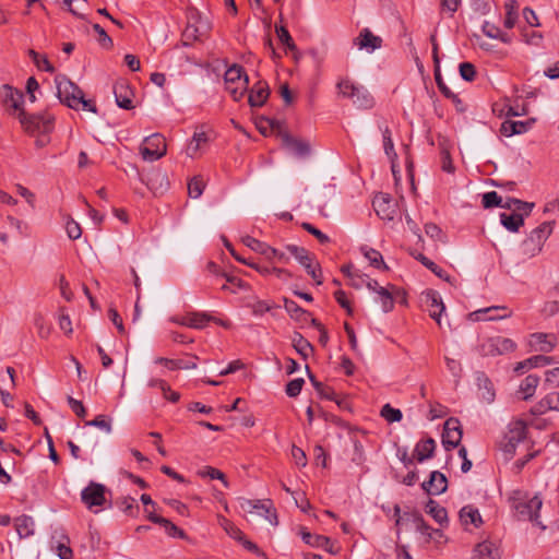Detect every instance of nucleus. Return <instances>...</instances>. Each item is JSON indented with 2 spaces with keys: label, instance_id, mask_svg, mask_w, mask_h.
I'll list each match as a JSON object with an SVG mask.
<instances>
[{
  "label": "nucleus",
  "instance_id": "nucleus-1",
  "mask_svg": "<svg viewBox=\"0 0 559 559\" xmlns=\"http://www.w3.org/2000/svg\"><path fill=\"white\" fill-rule=\"evenodd\" d=\"M57 96L61 104L69 108L78 110L80 106L84 110L97 114L96 105L84 98L83 91L64 74H58L55 78Z\"/></svg>",
  "mask_w": 559,
  "mask_h": 559
},
{
  "label": "nucleus",
  "instance_id": "nucleus-2",
  "mask_svg": "<svg viewBox=\"0 0 559 559\" xmlns=\"http://www.w3.org/2000/svg\"><path fill=\"white\" fill-rule=\"evenodd\" d=\"M512 507L520 520H528L536 525L545 528L539 522V510L543 506L542 499L535 495L528 498L522 491H515L511 498Z\"/></svg>",
  "mask_w": 559,
  "mask_h": 559
},
{
  "label": "nucleus",
  "instance_id": "nucleus-3",
  "mask_svg": "<svg viewBox=\"0 0 559 559\" xmlns=\"http://www.w3.org/2000/svg\"><path fill=\"white\" fill-rule=\"evenodd\" d=\"M19 120L23 129L31 134H48L55 127V116L48 111L26 114L24 110H21L19 114Z\"/></svg>",
  "mask_w": 559,
  "mask_h": 559
},
{
  "label": "nucleus",
  "instance_id": "nucleus-4",
  "mask_svg": "<svg viewBox=\"0 0 559 559\" xmlns=\"http://www.w3.org/2000/svg\"><path fill=\"white\" fill-rule=\"evenodd\" d=\"M551 233L552 223H542L539 226L533 229L528 237L522 242L521 248L523 253L528 258L537 255L542 251L545 241L548 239Z\"/></svg>",
  "mask_w": 559,
  "mask_h": 559
},
{
  "label": "nucleus",
  "instance_id": "nucleus-5",
  "mask_svg": "<svg viewBox=\"0 0 559 559\" xmlns=\"http://www.w3.org/2000/svg\"><path fill=\"white\" fill-rule=\"evenodd\" d=\"M167 152L165 138L159 133H154L144 139L140 146V154L146 162H155L162 158Z\"/></svg>",
  "mask_w": 559,
  "mask_h": 559
},
{
  "label": "nucleus",
  "instance_id": "nucleus-6",
  "mask_svg": "<svg viewBox=\"0 0 559 559\" xmlns=\"http://www.w3.org/2000/svg\"><path fill=\"white\" fill-rule=\"evenodd\" d=\"M527 435V427L523 420H516L509 425V429L504 436L506 442L503 443V452L512 456L515 453L516 447L520 442L524 441Z\"/></svg>",
  "mask_w": 559,
  "mask_h": 559
},
{
  "label": "nucleus",
  "instance_id": "nucleus-7",
  "mask_svg": "<svg viewBox=\"0 0 559 559\" xmlns=\"http://www.w3.org/2000/svg\"><path fill=\"white\" fill-rule=\"evenodd\" d=\"M462 427L460 420L451 417L445 420L442 432V444L447 451H450L461 443Z\"/></svg>",
  "mask_w": 559,
  "mask_h": 559
},
{
  "label": "nucleus",
  "instance_id": "nucleus-8",
  "mask_svg": "<svg viewBox=\"0 0 559 559\" xmlns=\"http://www.w3.org/2000/svg\"><path fill=\"white\" fill-rule=\"evenodd\" d=\"M243 245L253 250L254 252L264 255L267 260H272L276 258L280 262L287 263L289 262V258L284 253L278 251L277 249L269 246L265 242H262L251 236H246L242 238Z\"/></svg>",
  "mask_w": 559,
  "mask_h": 559
},
{
  "label": "nucleus",
  "instance_id": "nucleus-9",
  "mask_svg": "<svg viewBox=\"0 0 559 559\" xmlns=\"http://www.w3.org/2000/svg\"><path fill=\"white\" fill-rule=\"evenodd\" d=\"M106 487L91 481L82 491V502L91 510L93 507H102L106 502Z\"/></svg>",
  "mask_w": 559,
  "mask_h": 559
},
{
  "label": "nucleus",
  "instance_id": "nucleus-10",
  "mask_svg": "<svg viewBox=\"0 0 559 559\" xmlns=\"http://www.w3.org/2000/svg\"><path fill=\"white\" fill-rule=\"evenodd\" d=\"M225 246L229 250L231 255L238 262L254 269L257 272H259L263 276H269L271 274H274L276 277H278L281 280H284V281H286V280L292 277V273L288 270H286V269H280V267L270 266V265H261L259 263H249V262H247V261H245V260H242V259H240L238 257V254L236 253L235 249L233 248V246L228 241L225 242Z\"/></svg>",
  "mask_w": 559,
  "mask_h": 559
},
{
  "label": "nucleus",
  "instance_id": "nucleus-11",
  "mask_svg": "<svg viewBox=\"0 0 559 559\" xmlns=\"http://www.w3.org/2000/svg\"><path fill=\"white\" fill-rule=\"evenodd\" d=\"M512 316V311L509 310L504 306H492L484 309L476 310L469 314V317L476 321L487 320H502L510 318Z\"/></svg>",
  "mask_w": 559,
  "mask_h": 559
},
{
  "label": "nucleus",
  "instance_id": "nucleus-12",
  "mask_svg": "<svg viewBox=\"0 0 559 559\" xmlns=\"http://www.w3.org/2000/svg\"><path fill=\"white\" fill-rule=\"evenodd\" d=\"M283 146L293 155L297 157H307L310 155L311 147L309 142L294 138L288 133L282 135Z\"/></svg>",
  "mask_w": 559,
  "mask_h": 559
},
{
  "label": "nucleus",
  "instance_id": "nucleus-13",
  "mask_svg": "<svg viewBox=\"0 0 559 559\" xmlns=\"http://www.w3.org/2000/svg\"><path fill=\"white\" fill-rule=\"evenodd\" d=\"M382 38L374 35L369 28L365 27L360 31L359 35L354 39V44L360 49L368 52H373L382 47Z\"/></svg>",
  "mask_w": 559,
  "mask_h": 559
},
{
  "label": "nucleus",
  "instance_id": "nucleus-14",
  "mask_svg": "<svg viewBox=\"0 0 559 559\" xmlns=\"http://www.w3.org/2000/svg\"><path fill=\"white\" fill-rule=\"evenodd\" d=\"M241 508L249 511L255 510L258 514L263 515L272 525H277V515L275 511H272L271 501L266 503L260 500L252 501L243 499Z\"/></svg>",
  "mask_w": 559,
  "mask_h": 559
},
{
  "label": "nucleus",
  "instance_id": "nucleus-15",
  "mask_svg": "<svg viewBox=\"0 0 559 559\" xmlns=\"http://www.w3.org/2000/svg\"><path fill=\"white\" fill-rule=\"evenodd\" d=\"M299 535L305 544L314 548H322L330 554H335L331 539L323 535L311 534L306 527L301 526Z\"/></svg>",
  "mask_w": 559,
  "mask_h": 559
},
{
  "label": "nucleus",
  "instance_id": "nucleus-16",
  "mask_svg": "<svg viewBox=\"0 0 559 559\" xmlns=\"http://www.w3.org/2000/svg\"><path fill=\"white\" fill-rule=\"evenodd\" d=\"M557 344V337L551 333L536 332L530 336V346L542 353H550Z\"/></svg>",
  "mask_w": 559,
  "mask_h": 559
},
{
  "label": "nucleus",
  "instance_id": "nucleus-17",
  "mask_svg": "<svg viewBox=\"0 0 559 559\" xmlns=\"http://www.w3.org/2000/svg\"><path fill=\"white\" fill-rule=\"evenodd\" d=\"M549 411L559 412V392L546 394L539 402L531 407L530 413L533 416H540Z\"/></svg>",
  "mask_w": 559,
  "mask_h": 559
},
{
  "label": "nucleus",
  "instance_id": "nucleus-18",
  "mask_svg": "<svg viewBox=\"0 0 559 559\" xmlns=\"http://www.w3.org/2000/svg\"><path fill=\"white\" fill-rule=\"evenodd\" d=\"M425 304L427 306V310L429 311V316L436 320L439 326H441V314L445 310V306L440 297V295L435 290H428L425 294Z\"/></svg>",
  "mask_w": 559,
  "mask_h": 559
},
{
  "label": "nucleus",
  "instance_id": "nucleus-19",
  "mask_svg": "<svg viewBox=\"0 0 559 559\" xmlns=\"http://www.w3.org/2000/svg\"><path fill=\"white\" fill-rule=\"evenodd\" d=\"M421 487L429 495H441L448 488V479L441 472L433 471L430 474L429 480L424 481Z\"/></svg>",
  "mask_w": 559,
  "mask_h": 559
},
{
  "label": "nucleus",
  "instance_id": "nucleus-20",
  "mask_svg": "<svg viewBox=\"0 0 559 559\" xmlns=\"http://www.w3.org/2000/svg\"><path fill=\"white\" fill-rule=\"evenodd\" d=\"M114 94H115L116 103L120 108L127 109V110L133 108V103H132L133 93L129 88L126 81H118L114 85Z\"/></svg>",
  "mask_w": 559,
  "mask_h": 559
},
{
  "label": "nucleus",
  "instance_id": "nucleus-21",
  "mask_svg": "<svg viewBox=\"0 0 559 559\" xmlns=\"http://www.w3.org/2000/svg\"><path fill=\"white\" fill-rule=\"evenodd\" d=\"M24 102V94L11 86H4L3 104L10 110L13 109L17 115L23 110L22 105Z\"/></svg>",
  "mask_w": 559,
  "mask_h": 559
},
{
  "label": "nucleus",
  "instance_id": "nucleus-22",
  "mask_svg": "<svg viewBox=\"0 0 559 559\" xmlns=\"http://www.w3.org/2000/svg\"><path fill=\"white\" fill-rule=\"evenodd\" d=\"M145 512L147 513V519L151 522L155 523V524L162 525L165 528V532L169 536H171V537H179V538H186V533L181 528L176 526L169 520H167V519H165L163 516L156 515L153 512L148 511L147 509H145Z\"/></svg>",
  "mask_w": 559,
  "mask_h": 559
},
{
  "label": "nucleus",
  "instance_id": "nucleus-23",
  "mask_svg": "<svg viewBox=\"0 0 559 559\" xmlns=\"http://www.w3.org/2000/svg\"><path fill=\"white\" fill-rule=\"evenodd\" d=\"M270 95V88L266 82L259 81L250 91L249 104L251 107H261Z\"/></svg>",
  "mask_w": 559,
  "mask_h": 559
},
{
  "label": "nucleus",
  "instance_id": "nucleus-24",
  "mask_svg": "<svg viewBox=\"0 0 559 559\" xmlns=\"http://www.w3.org/2000/svg\"><path fill=\"white\" fill-rule=\"evenodd\" d=\"M539 384V377L536 374H528L524 378L516 392L518 397L523 401H527L534 396L536 389Z\"/></svg>",
  "mask_w": 559,
  "mask_h": 559
},
{
  "label": "nucleus",
  "instance_id": "nucleus-25",
  "mask_svg": "<svg viewBox=\"0 0 559 559\" xmlns=\"http://www.w3.org/2000/svg\"><path fill=\"white\" fill-rule=\"evenodd\" d=\"M436 441L432 438L420 440L414 449V459L419 463L433 456Z\"/></svg>",
  "mask_w": 559,
  "mask_h": 559
},
{
  "label": "nucleus",
  "instance_id": "nucleus-26",
  "mask_svg": "<svg viewBox=\"0 0 559 559\" xmlns=\"http://www.w3.org/2000/svg\"><path fill=\"white\" fill-rule=\"evenodd\" d=\"M477 385L480 394V399L490 404L495 401L496 393L492 382L484 373L477 376Z\"/></svg>",
  "mask_w": 559,
  "mask_h": 559
},
{
  "label": "nucleus",
  "instance_id": "nucleus-27",
  "mask_svg": "<svg viewBox=\"0 0 559 559\" xmlns=\"http://www.w3.org/2000/svg\"><path fill=\"white\" fill-rule=\"evenodd\" d=\"M425 510L441 526L448 524L447 509L441 507L437 501L429 499L426 503Z\"/></svg>",
  "mask_w": 559,
  "mask_h": 559
},
{
  "label": "nucleus",
  "instance_id": "nucleus-28",
  "mask_svg": "<svg viewBox=\"0 0 559 559\" xmlns=\"http://www.w3.org/2000/svg\"><path fill=\"white\" fill-rule=\"evenodd\" d=\"M353 104L359 109H370L374 105V99L364 86L359 85L352 98Z\"/></svg>",
  "mask_w": 559,
  "mask_h": 559
},
{
  "label": "nucleus",
  "instance_id": "nucleus-29",
  "mask_svg": "<svg viewBox=\"0 0 559 559\" xmlns=\"http://www.w3.org/2000/svg\"><path fill=\"white\" fill-rule=\"evenodd\" d=\"M372 205L377 212L378 215L381 216L383 219H392L393 218V210L391 200L386 195H380L376 197Z\"/></svg>",
  "mask_w": 559,
  "mask_h": 559
},
{
  "label": "nucleus",
  "instance_id": "nucleus-30",
  "mask_svg": "<svg viewBox=\"0 0 559 559\" xmlns=\"http://www.w3.org/2000/svg\"><path fill=\"white\" fill-rule=\"evenodd\" d=\"M284 308L292 319L296 321L307 322L310 318V312L302 309L296 301L284 298Z\"/></svg>",
  "mask_w": 559,
  "mask_h": 559
},
{
  "label": "nucleus",
  "instance_id": "nucleus-31",
  "mask_svg": "<svg viewBox=\"0 0 559 559\" xmlns=\"http://www.w3.org/2000/svg\"><path fill=\"white\" fill-rule=\"evenodd\" d=\"M460 520L463 524H473L475 527L480 526L483 523L478 509L471 504L465 506L460 510Z\"/></svg>",
  "mask_w": 559,
  "mask_h": 559
},
{
  "label": "nucleus",
  "instance_id": "nucleus-32",
  "mask_svg": "<svg viewBox=\"0 0 559 559\" xmlns=\"http://www.w3.org/2000/svg\"><path fill=\"white\" fill-rule=\"evenodd\" d=\"M382 136H383V148H384V152L385 154L388 155V157L391 159V163H392V173L394 175V177L396 178V165H395V160L397 159V154L394 150V144H393V140H392V135H391V131L388 127H385L383 130H382Z\"/></svg>",
  "mask_w": 559,
  "mask_h": 559
},
{
  "label": "nucleus",
  "instance_id": "nucleus-33",
  "mask_svg": "<svg viewBox=\"0 0 559 559\" xmlns=\"http://www.w3.org/2000/svg\"><path fill=\"white\" fill-rule=\"evenodd\" d=\"M14 525L21 538H26L34 534L35 523L34 520L28 515H21L16 518Z\"/></svg>",
  "mask_w": 559,
  "mask_h": 559
},
{
  "label": "nucleus",
  "instance_id": "nucleus-34",
  "mask_svg": "<svg viewBox=\"0 0 559 559\" xmlns=\"http://www.w3.org/2000/svg\"><path fill=\"white\" fill-rule=\"evenodd\" d=\"M475 552L478 559H500L499 549L491 542L479 543L475 548Z\"/></svg>",
  "mask_w": 559,
  "mask_h": 559
},
{
  "label": "nucleus",
  "instance_id": "nucleus-35",
  "mask_svg": "<svg viewBox=\"0 0 559 559\" xmlns=\"http://www.w3.org/2000/svg\"><path fill=\"white\" fill-rule=\"evenodd\" d=\"M500 221L501 224L512 233L519 231L520 227L524 224V217L521 213H501Z\"/></svg>",
  "mask_w": 559,
  "mask_h": 559
},
{
  "label": "nucleus",
  "instance_id": "nucleus-36",
  "mask_svg": "<svg viewBox=\"0 0 559 559\" xmlns=\"http://www.w3.org/2000/svg\"><path fill=\"white\" fill-rule=\"evenodd\" d=\"M292 341L294 348L304 359L308 358V356L313 352L311 343L308 342L300 333L295 332Z\"/></svg>",
  "mask_w": 559,
  "mask_h": 559
},
{
  "label": "nucleus",
  "instance_id": "nucleus-37",
  "mask_svg": "<svg viewBox=\"0 0 559 559\" xmlns=\"http://www.w3.org/2000/svg\"><path fill=\"white\" fill-rule=\"evenodd\" d=\"M285 249L305 267L307 263H310L313 258L310 252L304 248L296 245H286Z\"/></svg>",
  "mask_w": 559,
  "mask_h": 559
},
{
  "label": "nucleus",
  "instance_id": "nucleus-38",
  "mask_svg": "<svg viewBox=\"0 0 559 559\" xmlns=\"http://www.w3.org/2000/svg\"><path fill=\"white\" fill-rule=\"evenodd\" d=\"M527 122L507 120L501 124V133L506 136L521 134L527 130Z\"/></svg>",
  "mask_w": 559,
  "mask_h": 559
},
{
  "label": "nucleus",
  "instance_id": "nucleus-39",
  "mask_svg": "<svg viewBox=\"0 0 559 559\" xmlns=\"http://www.w3.org/2000/svg\"><path fill=\"white\" fill-rule=\"evenodd\" d=\"M209 136L204 131H195L191 142L187 146V154L194 157L202 144L207 143Z\"/></svg>",
  "mask_w": 559,
  "mask_h": 559
},
{
  "label": "nucleus",
  "instance_id": "nucleus-40",
  "mask_svg": "<svg viewBox=\"0 0 559 559\" xmlns=\"http://www.w3.org/2000/svg\"><path fill=\"white\" fill-rule=\"evenodd\" d=\"M518 8L519 4L515 0H509L504 4L506 17L504 26L507 28H513L518 20Z\"/></svg>",
  "mask_w": 559,
  "mask_h": 559
},
{
  "label": "nucleus",
  "instance_id": "nucleus-41",
  "mask_svg": "<svg viewBox=\"0 0 559 559\" xmlns=\"http://www.w3.org/2000/svg\"><path fill=\"white\" fill-rule=\"evenodd\" d=\"M188 328L192 329H203L211 320H214V317L205 312H190Z\"/></svg>",
  "mask_w": 559,
  "mask_h": 559
},
{
  "label": "nucleus",
  "instance_id": "nucleus-42",
  "mask_svg": "<svg viewBox=\"0 0 559 559\" xmlns=\"http://www.w3.org/2000/svg\"><path fill=\"white\" fill-rule=\"evenodd\" d=\"M394 516L395 519V525L397 527H401L402 525H406L408 523L413 524L415 526V516H423L419 512H405L401 515V508L399 504L394 506Z\"/></svg>",
  "mask_w": 559,
  "mask_h": 559
},
{
  "label": "nucleus",
  "instance_id": "nucleus-43",
  "mask_svg": "<svg viewBox=\"0 0 559 559\" xmlns=\"http://www.w3.org/2000/svg\"><path fill=\"white\" fill-rule=\"evenodd\" d=\"M242 76H243V85H246L248 83V76L243 72L242 67H240L238 64H234L230 68H228L227 71L225 72L226 84H230V83L240 81Z\"/></svg>",
  "mask_w": 559,
  "mask_h": 559
},
{
  "label": "nucleus",
  "instance_id": "nucleus-44",
  "mask_svg": "<svg viewBox=\"0 0 559 559\" xmlns=\"http://www.w3.org/2000/svg\"><path fill=\"white\" fill-rule=\"evenodd\" d=\"M199 476L203 478H210V479H218L223 483V485L228 488L229 483L223 472L219 469L212 467V466H205L202 469L198 472Z\"/></svg>",
  "mask_w": 559,
  "mask_h": 559
},
{
  "label": "nucleus",
  "instance_id": "nucleus-45",
  "mask_svg": "<svg viewBox=\"0 0 559 559\" xmlns=\"http://www.w3.org/2000/svg\"><path fill=\"white\" fill-rule=\"evenodd\" d=\"M275 33L278 37V40L286 47V49L290 51H296L297 47L292 38L288 29L283 25H275Z\"/></svg>",
  "mask_w": 559,
  "mask_h": 559
},
{
  "label": "nucleus",
  "instance_id": "nucleus-46",
  "mask_svg": "<svg viewBox=\"0 0 559 559\" xmlns=\"http://www.w3.org/2000/svg\"><path fill=\"white\" fill-rule=\"evenodd\" d=\"M190 21L195 25L197 29L199 31V34L202 37L207 36V34L211 31V23L207 19H203L199 12H193L190 14Z\"/></svg>",
  "mask_w": 559,
  "mask_h": 559
},
{
  "label": "nucleus",
  "instance_id": "nucleus-47",
  "mask_svg": "<svg viewBox=\"0 0 559 559\" xmlns=\"http://www.w3.org/2000/svg\"><path fill=\"white\" fill-rule=\"evenodd\" d=\"M359 85L354 84L348 79H342L337 82L336 87L338 90V95L344 98H354V93L357 91Z\"/></svg>",
  "mask_w": 559,
  "mask_h": 559
},
{
  "label": "nucleus",
  "instance_id": "nucleus-48",
  "mask_svg": "<svg viewBox=\"0 0 559 559\" xmlns=\"http://www.w3.org/2000/svg\"><path fill=\"white\" fill-rule=\"evenodd\" d=\"M416 259L419 260L427 269H429L438 277L449 281V275L447 274V272L442 267L437 265L433 261H431L421 253H419L416 257Z\"/></svg>",
  "mask_w": 559,
  "mask_h": 559
},
{
  "label": "nucleus",
  "instance_id": "nucleus-49",
  "mask_svg": "<svg viewBox=\"0 0 559 559\" xmlns=\"http://www.w3.org/2000/svg\"><path fill=\"white\" fill-rule=\"evenodd\" d=\"M28 55L39 70L50 73L55 71V68L51 66L46 56H40L33 49L28 50Z\"/></svg>",
  "mask_w": 559,
  "mask_h": 559
},
{
  "label": "nucleus",
  "instance_id": "nucleus-50",
  "mask_svg": "<svg viewBox=\"0 0 559 559\" xmlns=\"http://www.w3.org/2000/svg\"><path fill=\"white\" fill-rule=\"evenodd\" d=\"M497 355L507 354L513 352L516 347V344L508 337L495 336Z\"/></svg>",
  "mask_w": 559,
  "mask_h": 559
},
{
  "label": "nucleus",
  "instance_id": "nucleus-51",
  "mask_svg": "<svg viewBox=\"0 0 559 559\" xmlns=\"http://www.w3.org/2000/svg\"><path fill=\"white\" fill-rule=\"evenodd\" d=\"M118 506L122 512H124L128 515H135L139 511V506L136 504V501L132 497H123L120 500H118Z\"/></svg>",
  "mask_w": 559,
  "mask_h": 559
},
{
  "label": "nucleus",
  "instance_id": "nucleus-52",
  "mask_svg": "<svg viewBox=\"0 0 559 559\" xmlns=\"http://www.w3.org/2000/svg\"><path fill=\"white\" fill-rule=\"evenodd\" d=\"M222 526H223L224 531L227 533V535L230 536L231 538H234L235 540L240 542L243 539L245 534L242 533V531L239 527H237L229 520L224 518L223 522H222Z\"/></svg>",
  "mask_w": 559,
  "mask_h": 559
},
{
  "label": "nucleus",
  "instance_id": "nucleus-53",
  "mask_svg": "<svg viewBox=\"0 0 559 559\" xmlns=\"http://www.w3.org/2000/svg\"><path fill=\"white\" fill-rule=\"evenodd\" d=\"M369 263L377 269H388L381 253L374 249H366L364 252Z\"/></svg>",
  "mask_w": 559,
  "mask_h": 559
},
{
  "label": "nucleus",
  "instance_id": "nucleus-54",
  "mask_svg": "<svg viewBox=\"0 0 559 559\" xmlns=\"http://www.w3.org/2000/svg\"><path fill=\"white\" fill-rule=\"evenodd\" d=\"M435 80H436L439 91L442 93V95L444 97L450 98V99L457 98V96L444 83V81L441 76L440 67H436V69H435Z\"/></svg>",
  "mask_w": 559,
  "mask_h": 559
},
{
  "label": "nucleus",
  "instance_id": "nucleus-55",
  "mask_svg": "<svg viewBox=\"0 0 559 559\" xmlns=\"http://www.w3.org/2000/svg\"><path fill=\"white\" fill-rule=\"evenodd\" d=\"M380 414L389 423L400 421L403 417L402 412L399 408L392 407L390 404H385Z\"/></svg>",
  "mask_w": 559,
  "mask_h": 559
},
{
  "label": "nucleus",
  "instance_id": "nucleus-56",
  "mask_svg": "<svg viewBox=\"0 0 559 559\" xmlns=\"http://www.w3.org/2000/svg\"><path fill=\"white\" fill-rule=\"evenodd\" d=\"M204 190V182L201 178L194 177L188 183V193L191 198L198 199Z\"/></svg>",
  "mask_w": 559,
  "mask_h": 559
},
{
  "label": "nucleus",
  "instance_id": "nucleus-57",
  "mask_svg": "<svg viewBox=\"0 0 559 559\" xmlns=\"http://www.w3.org/2000/svg\"><path fill=\"white\" fill-rule=\"evenodd\" d=\"M502 199L496 191L487 192L483 195L481 204L485 209L501 206Z\"/></svg>",
  "mask_w": 559,
  "mask_h": 559
},
{
  "label": "nucleus",
  "instance_id": "nucleus-58",
  "mask_svg": "<svg viewBox=\"0 0 559 559\" xmlns=\"http://www.w3.org/2000/svg\"><path fill=\"white\" fill-rule=\"evenodd\" d=\"M305 270L311 276V278L314 281L317 285L322 284L321 266L318 262H314V259L310 263H307Z\"/></svg>",
  "mask_w": 559,
  "mask_h": 559
},
{
  "label": "nucleus",
  "instance_id": "nucleus-59",
  "mask_svg": "<svg viewBox=\"0 0 559 559\" xmlns=\"http://www.w3.org/2000/svg\"><path fill=\"white\" fill-rule=\"evenodd\" d=\"M304 384L302 378L293 379L287 383L285 392L289 397H296L300 394Z\"/></svg>",
  "mask_w": 559,
  "mask_h": 559
},
{
  "label": "nucleus",
  "instance_id": "nucleus-60",
  "mask_svg": "<svg viewBox=\"0 0 559 559\" xmlns=\"http://www.w3.org/2000/svg\"><path fill=\"white\" fill-rule=\"evenodd\" d=\"M67 235L70 239L76 240L82 235V229L79 223H76L73 218L69 217L66 223Z\"/></svg>",
  "mask_w": 559,
  "mask_h": 559
},
{
  "label": "nucleus",
  "instance_id": "nucleus-61",
  "mask_svg": "<svg viewBox=\"0 0 559 559\" xmlns=\"http://www.w3.org/2000/svg\"><path fill=\"white\" fill-rule=\"evenodd\" d=\"M522 364L528 365L530 368L544 367L551 364V357L536 355L523 360Z\"/></svg>",
  "mask_w": 559,
  "mask_h": 559
},
{
  "label": "nucleus",
  "instance_id": "nucleus-62",
  "mask_svg": "<svg viewBox=\"0 0 559 559\" xmlns=\"http://www.w3.org/2000/svg\"><path fill=\"white\" fill-rule=\"evenodd\" d=\"M460 75L463 80L467 81V82H472L474 81L475 76H476V69H475V66L471 62H462L460 64Z\"/></svg>",
  "mask_w": 559,
  "mask_h": 559
},
{
  "label": "nucleus",
  "instance_id": "nucleus-63",
  "mask_svg": "<svg viewBox=\"0 0 559 559\" xmlns=\"http://www.w3.org/2000/svg\"><path fill=\"white\" fill-rule=\"evenodd\" d=\"M301 227L305 230H307L309 234L314 236L321 245H325V243L330 242V237L328 235H325L324 233H322L321 230H319L313 225H311L310 223H302Z\"/></svg>",
  "mask_w": 559,
  "mask_h": 559
},
{
  "label": "nucleus",
  "instance_id": "nucleus-64",
  "mask_svg": "<svg viewBox=\"0 0 559 559\" xmlns=\"http://www.w3.org/2000/svg\"><path fill=\"white\" fill-rule=\"evenodd\" d=\"M479 353L483 356H496L497 355L495 336L488 337L481 342V344L479 345Z\"/></svg>",
  "mask_w": 559,
  "mask_h": 559
}]
</instances>
